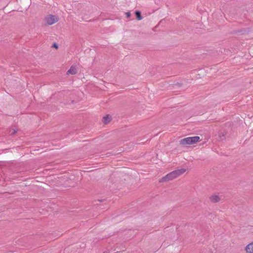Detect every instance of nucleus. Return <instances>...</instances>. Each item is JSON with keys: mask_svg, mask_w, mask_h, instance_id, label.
I'll return each instance as SVG.
<instances>
[{"mask_svg": "<svg viewBox=\"0 0 253 253\" xmlns=\"http://www.w3.org/2000/svg\"><path fill=\"white\" fill-rule=\"evenodd\" d=\"M200 140V137L199 136H193L188 137L181 139L179 142L181 145H187L194 144Z\"/></svg>", "mask_w": 253, "mask_h": 253, "instance_id": "f257e3e1", "label": "nucleus"}, {"mask_svg": "<svg viewBox=\"0 0 253 253\" xmlns=\"http://www.w3.org/2000/svg\"><path fill=\"white\" fill-rule=\"evenodd\" d=\"M44 20L49 25H51L58 21V18L55 15H48L45 17Z\"/></svg>", "mask_w": 253, "mask_h": 253, "instance_id": "f03ea898", "label": "nucleus"}, {"mask_svg": "<svg viewBox=\"0 0 253 253\" xmlns=\"http://www.w3.org/2000/svg\"><path fill=\"white\" fill-rule=\"evenodd\" d=\"M173 174L174 173H173L172 171L169 172L165 176L163 177L160 180V182L167 181L175 178V176Z\"/></svg>", "mask_w": 253, "mask_h": 253, "instance_id": "7ed1b4c3", "label": "nucleus"}, {"mask_svg": "<svg viewBox=\"0 0 253 253\" xmlns=\"http://www.w3.org/2000/svg\"><path fill=\"white\" fill-rule=\"evenodd\" d=\"M186 171L185 169H181L175 170L172 171L173 174L175 175V177H177L178 176L182 175L183 173H184Z\"/></svg>", "mask_w": 253, "mask_h": 253, "instance_id": "20e7f679", "label": "nucleus"}, {"mask_svg": "<svg viewBox=\"0 0 253 253\" xmlns=\"http://www.w3.org/2000/svg\"><path fill=\"white\" fill-rule=\"evenodd\" d=\"M186 171L185 169H181L175 170L172 171L173 174L175 175V177H177L178 176L182 175L183 173H184Z\"/></svg>", "mask_w": 253, "mask_h": 253, "instance_id": "39448f33", "label": "nucleus"}, {"mask_svg": "<svg viewBox=\"0 0 253 253\" xmlns=\"http://www.w3.org/2000/svg\"><path fill=\"white\" fill-rule=\"evenodd\" d=\"M245 251L247 253H253V242L246 247Z\"/></svg>", "mask_w": 253, "mask_h": 253, "instance_id": "423d86ee", "label": "nucleus"}, {"mask_svg": "<svg viewBox=\"0 0 253 253\" xmlns=\"http://www.w3.org/2000/svg\"><path fill=\"white\" fill-rule=\"evenodd\" d=\"M211 201L213 203H216L220 201V198L218 195H212L210 198Z\"/></svg>", "mask_w": 253, "mask_h": 253, "instance_id": "0eeeda50", "label": "nucleus"}, {"mask_svg": "<svg viewBox=\"0 0 253 253\" xmlns=\"http://www.w3.org/2000/svg\"><path fill=\"white\" fill-rule=\"evenodd\" d=\"M77 73V69L74 66H71L70 69L67 72V74L75 75Z\"/></svg>", "mask_w": 253, "mask_h": 253, "instance_id": "6e6552de", "label": "nucleus"}, {"mask_svg": "<svg viewBox=\"0 0 253 253\" xmlns=\"http://www.w3.org/2000/svg\"><path fill=\"white\" fill-rule=\"evenodd\" d=\"M110 121H111V117L108 115H107V116L104 117L103 118V121L104 124H107L109 122H110Z\"/></svg>", "mask_w": 253, "mask_h": 253, "instance_id": "1a4fd4ad", "label": "nucleus"}, {"mask_svg": "<svg viewBox=\"0 0 253 253\" xmlns=\"http://www.w3.org/2000/svg\"><path fill=\"white\" fill-rule=\"evenodd\" d=\"M135 15L138 20H140L142 19V17L141 15V12L139 11H135Z\"/></svg>", "mask_w": 253, "mask_h": 253, "instance_id": "9d476101", "label": "nucleus"}, {"mask_svg": "<svg viewBox=\"0 0 253 253\" xmlns=\"http://www.w3.org/2000/svg\"><path fill=\"white\" fill-rule=\"evenodd\" d=\"M9 132H10L11 135H13V134H15L16 132V130H15V129H12V130H10Z\"/></svg>", "mask_w": 253, "mask_h": 253, "instance_id": "9b49d317", "label": "nucleus"}, {"mask_svg": "<svg viewBox=\"0 0 253 253\" xmlns=\"http://www.w3.org/2000/svg\"><path fill=\"white\" fill-rule=\"evenodd\" d=\"M126 15L127 17L129 18L130 17V13L129 12H127L126 13Z\"/></svg>", "mask_w": 253, "mask_h": 253, "instance_id": "f8f14e48", "label": "nucleus"}, {"mask_svg": "<svg viewBox=\"0 0 253 253\" xmlns=\"http://www.w3.org/2000/svg\"><path fill=\"white\" fill-rule=\"evenodd\" d=\"M53 46H54V47H55V48H56L58 47L57 45L55 43H54L53 44Z\"/></svg>", "mask_w": 253, "mask_h": 253, "instance_id": "ddd939ff", "label": "nucleus"}, {"mask_svg": "<svg viewBox=\"0 0 253 253\" xmlns=\"http://www.w3.org/2000/svg\"><path fill=\"white\" fill-rule=\"evenodd\" d=\"M103 253H108L107 252H104Z\"/></svg>", "mask_w": 253, "mask_h": 253, "instance_id": "4468645a", "label": "nucleus"}]
</instances>
